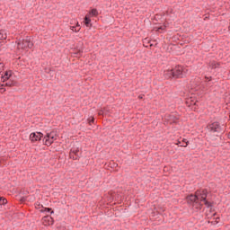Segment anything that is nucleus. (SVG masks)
<instances>
[{
	"mask_svg": "<svg viewBox=\"0 0 230 230\" xmlns=\"http://www.w3.org/2000/svg\"><path fill=\"white\" fill-rule=\"evenodd\" d=\"M186 200L187 203L192 206V208H195V209H202L203 204L201 202H204V205L208 208H213V203L208 201V189L196 190L195 194L187 196Z\"/></svg>",
	"mask_w": 230,
	"mask_h": 230,
	"instance_id": "obj_1",
	"label": "nucleus"
},
{
	"mask_svg": "<svg viewBox=\"0 0 230 230\" xmlns=\"http://www.w3.org/2000/svg\"><path fill=\"white\" fill-rule=\"evenodd\" d=\"M17 46L19 49H31L33 48V42H31L30 37H26L25 39L19 40Z\"/></svg>",
	"mask_w": 230,
	"mask_h": 230,
	"instance_id": "obj_2",
	"label": "nucleus"
},
{
	"mask_svg": "<svg viewBox=\"0 0 230 230\" xmlns=\"http://www.w3.org/2000/svg\"><path fill=\"white\" fill-rule=\"evenodd\" d=\"M55 141H57V132L55 131L47 133L43 137V143L46 146H51Z\"/></svg>",
	"mask_w": 230,
	"mask_h": 230,
	"instance_id": "obj_3",
	"label": "nucleus"
},
{
	"mask_svg": "<svg viewBox=\"0 0 230 230\" xmlns=\"http://www.w3.org/2000/svg\"><path fill=\"white\" fill-rule=\"evenodd\" d=\"M207 128H208V132H212V133L216 132L217 134H220V132H222V126H220V122H218V121H215V122L208 124L207 126Z\"/></svg>",
	"mask_w": 230,
	"mask_h": 230,
	"instance_id": "obj_4",
	"label": "nucleus"
},
{
	"mask_svg": "<svg viewBox=\"0 0 230 230\" xmlns=\"http://www.w3.org/2000/svg\"><path fill=\"white\" fill-rule=\"evenodd\" d=\"M3 87H19V82L9 78L5 80L4 84L0 85V93H4V91H6V89Z\"/></svg>",
	"mask_w": 230,
	"mask_h": 230,
	"instance_id": "obj_5",
	"label": "nucleus"
},
{
	"mask_svg": "<svg viewBox=\"0 0 230 230\" xmlns=\"http://www.w3.org/2000/svg\"><path fill=\"white\" fill-rule=\"evenodd\" d=\"M173 78H184V69L181 66H176L174 68L172 69Z\"/></svg>",
	"mask_w": 230,
	"mask_h": 230,
	"instance_id": "obj_6",
	"label": "nucleus"
},
{
	"mask_svg": "<svg viewBox=\"0 0 230 230\" xmlns=\"http://www.w3.org/2000/svg\"><path fill=\"white\" fill-rule=\"evenodd\" d=\"M80 148L79 147H72L70 150V159H73L74 161H78L80 159Z\"/></svg>",
	"mask_w": 230,
	"mask_h": 230,
	"instance_id": "obj_7",
	"label": "nucleus"
},
{
	"mask_svg": "<svg viewBox=\"0 0 230 230\" xmlns=\"http://www.w3.org/2000/svg\"><path fill=\"white\" fill-rule=\"evenodd\" d=\"M42 137H44V134H42V132H33L30 135V140L31 141V143H35L36 141H40V139H42Z\"/></svg>",
	"mask_w": 230,
	"mask_h": 230,
	"instance_id": "obj_8",
	"label": "nucleus"
},
{
	"mask_svg": "<svg viewBox=\"0 0 230 230\" xmlns=\"http://www.w3.org/2000/svg\"><path fill=\"white\" fill-rule=\"evenodd\" d=\"M11 76H12V71H11V70L4 72V73L2 74V76H1L2 82L5 83L6 80H8L9 78H11Z\"/></svg>",
	"mask_w": 230,
	"mask_h": 230,
	"instance_id": "obj_9",
	"label": "nucleus"
},
{
	"mask_svg": "<svg viewBox=\"0 0 230 230\" xmlns=\"http://www.w3.org/2000/svg\"><path fill=\"white\" fill-rule=\"evenodd\" d=\"M164 78H166V80H170V79L173 78L172 70L171 69V70L164 71Z\"/></svg>",
	"mask_w": 230,
	"mask_h": 230,
	"instance_id": "obj_10",
	"label": "nucleus"
},
{
	"mask_svg": "<svg viewBox=\"0 0 230 230\" xmlns=\"http://www.w3.org/2000/svg\"><path fill=\"white\" fill-rule=\"evenodd\" d=\"M86 28H93V23H91V18L86 14L84 21Z\"/></svg>",
	"mask_w": 230,
	"mask_h": 230,
	"instance_id": "obj_11",
	"label": "nucleus"
},
{
	"mask_svg": "<svg viewBox=\"0 0 230 230\" xmlns=\"http://www.w3.org/2000/svg\"><path fill=\"white\" fill-rule=\"evenodd\" d=\"M42 209L40 210L41 213H50V215H53V213H55V211H53V208H44L41 205Z\"/></svg>",
	"mask_w": 230,
	"mask_h": 230,
	"instance_id": "obj_12",
	"label": "nucleus"
},
{
	"mask_svg": "<svg viewBox=\"0 0 230 230\" xmlns=\"http://www.w3.org/2000/svg\"><path fill=\"white\" fill-rule=\"evenodd\" d=\"M89 13L92 17H98V9L93 8L89 12Z\"/></svg>",
	"mask_w": 230,
	"mask_h": 230,
	"instance_id": "obj_13",
	"label": "nucleus"
},
{
	"mask_svg": "<svg viewBox=\"0 0 230 230\" xmlns=\"http://www.w3.org/2000/svg\"><path fill=\"white\" fill-rule=\"evenodd\" d=\"M208 66L210 67V69H217V61L212 60L208 62Z\"/></svg>",
	"mask_w": 230,
	"mask_h": 230,
	"instance_id": "obj_14",
	"label": "nucleus"
},
{
	"mask_svg": "<svg viewBox=\"0 0 230 230\" xmlns=\"http://www.w3.org/2000/svg\"><path fill=\"white\" fill-rule=\"evenodd\" d=\"M8 204V199H6L4 197H0V206H4Z\"/></svg>",
	"mask_w": 230,
	"mask_h": 230,
	"instance_id": "obj_15",
	"label": "nucleus"
},
{
	"mask_svg": "<svg viewBox=\"0 0 230 230\" xmlns=\"http://www.w3.org/2000/svg\"><path fill=\"white\" fill-rule=\"evenodd\" d=\"M6 32L4 31H0V40H6Z\"/></svg>",
	"mask_w": 230,
	"mask_h": 230,
	"instance_id": "obj_16",
	"label": "nucleus"
},
{
	"mask_svg": "<svg viewBox=\"0 0 230 230\" xmlns=\"http://www.w3.org/2000/svg\"><path fill=\"white\" fill-rule=\"evenodd\" d=\"M188 145H190V141H188L186 138H183V139H182V144L180 145V146H184V147H186V146H188Z\"/></svg>",
	"mask_w": 230,
	"mask_h": 230,
	"instance_id": "obj_17",
	"label": "nucleus"
},
{
	"mask_svg": "<svg viewBox=\"0 0 230 230\" xmlns=\"http://www.w3.org/2000/svg\"><path fill=\"white\" fill-rule=\"evenodd\" d=\"M155 31H159L160 30L164 31V30H166V25H162L160 27H155Z\"/></svg>",
	"mask_w": 230,
	"mask_h": 230,
	"instance_id": "obj_18",
	"label": "nucleus"
},
{
	"mask_svg": "<svg viewBox=\"0 0 230 230\" xmlns=\"http://www.w3.org/2000/svg\"><path fill=\"white\" fill-rule=\"evenodd\" d=\"M88 123H89V125L93 124L94 123V117H92V118L88 119Z\"/></svg>",
	"mask_w": 230,
	"mask_h": 230,
	"instance_id": "obj_19",
	"label": "nucleus"
},
{
	"mask_svg": "<svg viewBox=\"0 0 230 230\" xmlns=\"http://www.w3.org/2000/svg\"><path fill=\"white\" fill-rule=\"evenodd\" d=\"M77 27H72V31H75V33H78V31H80V28L79 29H76Z\"/></svg>",
	"mask_w": 230,
	"mask_h": 230,
	"instance_id": "obj_20",
	"label": "nucleus"
},
{
	"mask_svg": "<svg viewBox=\"0 0 230 230\" xmlns=\"http://www.w3.org/2000/svg\"><path fill=\"white\" fill-rule=\"evenodd\" d=\"M98 115L99 116H103V111L102 110L99 111Z\"/></svg>",
	"mask_w": 230,
	"mask_h": 230,
	"instance_id": "obj_21",
	"label": "nucleus"
},
{
	"mask_svg": "<svg viewBox=\"0 0 230 230\" xmlns=\"http://www.w3.org/2000/svg\"><path fill=\"white\" fill-rule=\"evenodd\" d=\"M21 202H26V197L21 198Z\"/></svg>",
	"mask_w": 230,
	"mask_h": 230,
	"instance_id": "obj_22",
	"label": "nucleus"
},
{
	"mask_svg": "<svg viewBox=\"0 0 230 230\" xmlns=\"http://www.w3.org/2000/svg\"><path fill=\"white\" fill-rule=\"evenodd\" d=\"M3 67H4V63H0V69H3Z\"/></svg>",
	"mask_w": 230,
	"mask_h": 230,
	"instance_id": "obj_23",
	"label": "nucleus"
},
{
	"mask_svg": "<svg viewBox=\"0 0 230 230\" xmlns=\"http://www.w3.org/2000/svg\"><path fill=\"white\" fill-rule=\"evenodd\" d=\"M43 218H44L45 220H47L48 218H50V220H52L51 217H49V216L44 217Z\"/></svg>",
	"mask_w": 230,
	"mask_h": 230,
	"instance_id": "obj_24",
	"label": "nucleus"
},
{
	"mask_svg": "<svg viewBox=\"0 0 230 230\" xmlns=\"http://www.w3.org/2000/svg\"><path fill=\"white\" fill-rule=\"evenodd\" d=\"M216 66H217V68L220 67V62H217Z\"/></svg>",
	"mask_w": 230,
	"mask_h": 230,
	"instance_id": "obj_25",
	"label": "nucleus"
},
{
	"mask_svg": "<svg viewBox=\"0 0 230 230\" xmlns=\"http://www.w3.org/2000/svg\"><path fill=\"white\" fill-rule=\"evenodd\" d=\"M139 100H143V95L138 96Z\"/></svg>",
	"mask_w": 230,
	"mask_h": 230,
	"instance_id": "obj_26",
	"label": "nucleus"
},
{
	"mask_svg": "<svg viewBox=\"0 0 230 230\" xmlns=\"http://www.w3.org/2000/svg\"><path fill=\"white\" fill-rule=\"evenodd\" d=\"M75 28H80V24L77 23Z\"/></svg>",
	"mask_w": 230,
	"mask_h": 230,
	"instance_id": "obj_27",
	"label": "nucleus"
},
{
	"mask_svg": "<svg viewBox=\"0 0 230 230\" xmlns=\"http://www.w3.org/2000/svg\"><path fill=\"white\" fill-rule=\"evenodd\" d=\"M205 78H206L207 80H209V77H208V76H206Z\"/></svg>",
	"mask_w": 230,
	"mask_h": 230,
	"instance_id": "obj_28",
	"label": "nucleus"
},
{
	"mask_svg": "<svg viewBox=\"0 0 230 230\" xmlns=\"http://www.w3.org/2000/svg\"><path fill=\"white\" fill-rule=\"evenodd\" d=\"M228 138L230 139V132L228 133Z\"/></svg>",
	"mask_w": 230,
	"mask_h": 230,
	"instance_id": "obj_29",
	"label": "nucleus"
},
{
	"mask_svg": "<svg viewBox=\"0 0 230 230\" xmlns=\"http://www.w3.org/2000/svg\"><path fill=\"white\" fill-rule=\"evenodd\" d=\"M194 105H197V102H194Z\"/></svg>",
	"mask_w": 230,
	"mask_h": 230,
	"instance_id": "obj_30",
	"label": "nucleus"
},
{
	"mask_svg": "<svg viewBox=\"0 0 230 230\" xmlns=\"http://www.w3.org/2000/svg\"><path fill=\"white\" fill-rule=\"evenodd\" d=\"M211 78H212V77L210 76V77H209V80H211Z\"/></svg>",
	"mask_w": 230,
	"mask_h": 230,
	"instance_id": "obj_31",
	"label": "nucleus"
}]
</instances>
